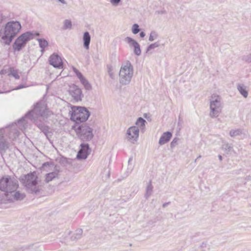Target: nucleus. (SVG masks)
Masks as SVG:
<instances>
[{
    "instance_id": "1",
    "label": "nucleus",
    "mask_w": 251,
    "mask_h": 251,
    "mask_svg": "<svg viewBox=\"0 0 251 251\" xmlns=\"http://www.w3.org/2000/svg\"><path fill=\"white\" fill-rule=\"evenodd\" d=\"M18 187V181L14 176L7 175L2 177L0 179V190L4 192V197L0 196V203L24 200L25 195L17 191Z\"/></svg>"
},
{
    "instance_id": "2",
    "label": "nucleus",
    "mask_w": 251,
    "mask_h": 251,
    "mask_svg": "<svg viewBox=\"0 0 251 251\" xmlns=\"http://www.w3.org/2000/svg\"><path fill=\"white\" fill-rule=\"evenodd\" d=\"M51 114V112L47 108V106L44 102H40L37 103L33 110L25 115V118H29L36 122L38 118L41 121V119H47Z\"/></svg>"
},
{
    "instance_id": "3",
    "label": "nucleus",
    "mask_w": 251,
    "mask_h": 251,
    "mask_svg": "<svg viewBox=\"0 0 251 251\" xmlns=\"http://www.w3.org/2000/svg\"><path fill=\"white\" fill-rule=\"evenodd\" d=\"M133 74V67L129 61L123 64L119 72L120 83L123 85L129 84Z\"/></svg>"
},
{
    "instance_id": "4",
    "label": "nucleus",
    "mask_w": 251,
    "mask_h": 251,
    "mask_svg": "<svg viewBox=\"0 0 251 251\" xmlns=\"http://www.w3.org/2000/svg\"><path fill=\"white\" fill-rule=\"evenodd\" d=\"M71 119L76 123L86 121L90 116V112L84 107L74 106L72 108Z\"/></svg>"
},
{
    "instance_id": "5",
    "label": "nucleus",
    "mask_w": 251,
    "mask_h": 251,
    "mask_svg": "<svg viewBox=\"0 0 251 251\" xmlns=\"http://www.w3.org/2000/svg\"><path fill=\"white\" fill-rule=\"evenodd\" d=\"M222 108V99L220 96L212 95L210 99V117L212 118L218 117Z\"/></svg>"
},
{
    "instance_id": "6",
    "label": "nucleus",
    "mask_w": 251,
    "mask_h": 251,
    "mask_svg": "<svg viewBox=\"0 0 251 251\" xmlns=\"http://www.w3.org/2000/svg\"><path fill=\"white\" fill-rule=\"evenodd\" d=\"M37 176L34 172L27 174L23 179V183L28 191L32 193H37L39 191L37 186Z\"/></svg>"
},
{
    "instance_id": "7",
    "label": "nucleus",
    "mask_w": 251,
    "mask_h": 251,
    "mask_svg": "<svg viewBox=\"0 0 251 251\" xmlns=\"http://www.w3.org/2000/svg\"><path fill=\"white\" fill-rule=\"evenodd\" d=\"M78 137L83 141H89L94 136L93 129L86 124H82L75 128Z\"/></svg>"
},
{
    "instance_id": "8",
    "label": "nucleus",
    "mask_w": 251,
    "mask_h": 251,
    "mask_svg": "<svg viewBox=\"0 0 251 251\" xmlns=\"http://www.w3.org/2000/svg\"><path fill=\"white\" fill-rule=\"evenodd\" d=\"M42 169L46 172H49L45 176L44 181L46 183H49L53 179L58 177L59 171L53 164L46 162L43 164Z\"/></svg>"
},
{
    "instance_id": "9",
    "label": "nucleus",
    "mask_w": 251,
    "mask_h": 251,
    "mask_svg": "<svg viewBox=\"0 0 251 251\" xmlns=\"http://www.w3.org/2000/svg\"><path fill=\"white\" fill-rule=\"evenodd\" d=\"M139 135V129L136 126H131L126 130V139L127 141L134 144L137 142Z\"/></svg>"
},
{
    "instance_id": "10",
    "label": "nucleus",
    "mask_w": 251,
    "mask_h": 251,
    "mask_svg": "<svg viewBox=\"0 0 251 251\" xmlns=\"http://www.w3.org/2000/svg\"><path fill=\"white\" fill-rule=\"evenodd\" d=\"M32 37L31 32H24L16 40L14 45V48L20 50L24 46L27 41Z\"/></svg>"
},
{
    "instance_id": "11",
    "label": "nucleus",
    "mask_w": 251,
    "mask_h": 251,
    "mask_svg": "<svg viewBox=\"0 0 251 251\" xmlns=\"http://www.w3.org/2000/svg\"><path fill=\"white\" fill-rule=\"evenodd\" d=\"M69 93L76 101H81L83 97L81 90L76 85H72L70 86Z\"/></svg>"
},
{
    "instance_id": "12",
    "label": "nucleus",
    "mask_w": 251,
    "mask_h": 251,
    "mask_svg": "<svg viewBox=\"0 0 251 251\" xmlns=\"http://www.w3.org/2000/svg\"><path fill=\"white\" fill-rule=\"evenodd\" d=\"M80 149L77 154L78 159H85L91 152V149L89 148L88 144H81Z\"/></svg>"
},
{
    "instance_id": "13",
    "label": "nucleus",
    "mask_w": 251,
    "mask_h": 251,
    "mask_svg": "<svg viewBox=\"0 0 251 251\" xmlns=\"http://www.w3.org/2000/svg\"><path fill=\"white\" fill-rule=\"evenodd\" d=\"M21 29V25L19 22L11 21L5 25L4 31H19Z\"/></svg>"
},
{
    "instance_id": "14",
    "label": "nucleus",
    "mask_w": 251,
    "mask_h": 251,
    "mask_svg": "<svg viewBox=\"0 0 251 251\" xmlns=\"http://www.w3.org/2000/svg\"><path fill=\"white\" fill-rule=\"evenodd\" d=\"M50 64L54 67L61 69L63 68V62L61 57L57 54H53L49 58Z\"/></svg>"
},
{
    "instance_id": "15",
    "label": "nucleus",
    "mask_w": 251,
    "mask_h": 251,
    "mask_svg": "<svg viewBox=\"0 0 251 251\" xmlns=\"http://www.w3.org/2000/svg\"><path fill=\"white\" fill-rule=\"evenodd\" d=\"M3 135V129H0V153L1 155H3L9 148V144L6 139H4Z\"/></svg>"
},
{
    "instance_id": "16",
    "label": "nucleus",
    "mask_w": 251,
    "mask_h": 251,
    "mask_svg": "<svg viewBox=\"0 0 251 251\" xmlns=\"http://www.w3.org/2000/svg\"><path fill=\"white\" fill-rule=\"evenodd\" d=\"M125 41L127 43L130 47L134 48V53L137 56L141 55V51L139 44L134 40L127 37L125 38Z\"/></svg>"
},
{
    "instance_id": "17",
    "label": "nucleus",
    "mask_w": 251,
    "mask_h": 251,
    "mask_svg": "<svg viewBox=\"0 0 251 251\" xmlns=\"http://www.w3.org/2000/svg\"><path fill=\"white\" fill-rule=\"evenodd\" d=\"M13 33V35L12 32H0V41L1 43L6 45L10 44L15 34V32Z\"/></svg>"
},
{
    "instance_id": "18",
    "label": "nucleus",
    "mask_w": 251,
    "mask_h": 251,
    "mask_svg": "<svg viewBox=\"0 0 251 251\" xmlns=\"http://www.w3.org/2000/svg\"><path fill=\"white\" fill-rule=\"evenodd\" d=\"M172 136V133L170 132H164L161 136L159 141V144L160 145H163L165 143H167L170 141Z\"/></svg>"
},
{
    "instance_id": "19",
    "label": "nucleus",
    "mask_w": 251,
    "mask_h": 251,
    "mask_svg": "<svg viewBox=\"0 0 251 251\" xmlns=\"http://www.w3.org/2000/svg\"><path fill=\"white\" fill-rule=\"evenodd\" d=\"M153 186L151 181L148 183L146 188V192L144 197L146 199L148 200L150 197L152 195L153 191Z\"/></svg>"
},
{
    "instance_id": "20",
    "label": "nucleus",
    "mask_w": 251,
    "mask_h": 251,
    "mask_svg": "<svg viewBox=\"0 0 251 251\" xmlns=\"http://www.w3.org/2000/svg\"><path fill=\"white\" fill-rule=\"evenodd\" d=\"M91 40V36L89 32H84L83 36V41L84 48L88 50L89 48V44Z\"/></svg>"
},
{
    "instance_id": "21",
    "label": "nucleus",
    "mask_w": 251,
    "mask_h": 251,
    "mask_svg": "<svg viewBox=\"0 0 251 251\" xmlns=\"http://www.w3.org/2000/svg\"><path fill=\"white\" fill-rule=\"evenodd\" d=\"M83 230L81 228L77 229L73 234L71 236V239L73 241H76L80 239L82 237Z\"/></svg>"
},
{
    "instance_id": "22",
    "label": "nucleus",
    "mask_w": 251,
    "mask_h": 251,
    "mask_svg": "<svg viewBox=\"0 0 251 251\" xmlns=\"http://www.w3.org/2000/svg\"><path fill=\"white\" fill-rule=\"evenodd\" d=\"M146 123V121L143 118L139 117L137 119L135 123V126L138 127L139 129V128L143 129L145 128Z\"/></svg>"
},
{
    "instance_id": "23",
    "label": "nucleus",
    "mask_w": 251,
    "mask_h": 251,
    "mask_svg": "<svg viewBox=\"0 0 251 251\" xmlns=\"http://www.w3.org/2000/svg\"><path fill=\"white\" fill-rule=\"evenodd\" d=\"M237 89L240 93L244 97L247 98L248 96V92L246 90V88L242 84H238Z\"/></svg>"
},
{
    "instance_id": "24",
    "label": "nucleus",
    "mask_w": 251,
    "mask_h": 251,
    "mask_svg": "<svg viewBox=\"0 0 251 251\" xmlns=\"http://www.w3.org/2000/svg\"><path fill=\"white\" fill-rule=\"evenodd\" d=\"M72 24L70 20L66 19L64 20L63 24V28L64 30H71L72 29Z\"/></svg>"
},
{
    "instance_id": "25",
    "label": "nucleus",
    "mask_w": 251,
    "mask_h": 251,
    "mask_svg": "<svg viewBox=\"0 0 251 251\" xmlns=\"http://www.w3.org/2000/svg\"><path fill=\"white\" fill-rule=\"evenodd\" d=\"M10 73L8 74V75L13 76L15 79H18L20 78V76L18 74L17 71L15 70L13 68H10Z\"/></svg>"
},
{
    "instance_id": "26",
    "label": "nucleus",
    "mask_w": 251,
    "mask_h": 251,
    "mask_svg": "<svg viewBox=\"0 0 251 251\" xmlns=\"http://www.w3.org/2000/svg\"><path fill=\"white\" fill-rule=\"evenodd\" d=\"M80 82H81V83L83 84V85L86 90H91L92 89L91 85L85 78L82 79V80H81Z\"/></svg>"
},
{
    "instance_id": "27",
    "label": "nucleus",
    "mask_w": 251,
    "mask_h": 251,
    "mask_svg": "<svg viewBox=\"0 0 251 251\" xmlns=\"http://www.w3.org/2000/svg\"><path fill=\"white\" fill-rule=\"evenodd\" d=\"M38 41L40 46L42 49L47 47L48 45L47 41L44 39H39Z\"/></svg>"
},
{
    "instance_id": "28",
    "label": "nucleus",
    "mask_w": 251,
    "mask_h": 251,
    "mask_svg": "<svg viewBox=\"0 0 251 251\" xmlns=\"http://www.w3.org/2000/svg\"><path fill=\"white\" fill-rule=\"evenodd\" d=\"M159 46V44L158 42H155L154 43L151 44L148 47L147 49V52H148L152 49L157 48Z\"/></svg>"
},
{
    "instance_id": "29",
    "label": "nucleus",
    "mask_w": 251,
    "mask_h": 251,
    "mask_svg": "<svg viewBox=\"0 0 251 251\" xmlns=\"http://www.w3.org/2000/svg\"><path fill=\"white\" fill-rule=\"evenodd\" d=\"M158 36V35L156 32H151L149 40L150 41H153L157 39Z\"/></svg>"
},
{
    "instance_id": "30",
    "label": "nucleus",
    "mask_w": 251,
    "mask_h": 251,
    "mask_svg": "<svg viewBox=\"0 0 251 251\" xmlns=\"http://www.w3.org/2000/svg\"><path fill=\"white\" fill-rule=\"evenodd\" d=\"M241 132L239 130H231L229 132V135L231 137H235L240 135Z\"/></svg>"
},
{
    "instance_id": "31",
    "label": "nucleus",
    "mask_w": 251,
    "mask_h": 251,
    "mask_svg": "<svg viewBox=\"0 0 251 251\" xmlns=\"http://www.w3.org/2000/svg\"><path fill=\"white\" fill-rule=\"evenodd\" d=\"M243 59L248 63H251V53L243 57Z\"/></svg>"
},
{
    "instance_id": "32",
    "label": "nucleus",
    "mask_w": 251,
    "mask_h": 251,
    "mask_svg": "<svg viewBox=\"0 0 251 251\" xmlns=\"http://www.w3.org/2000/svg\"><path fill=\"white\" fill-rule=\"evenodd\" d=\"M13 136H11L10 135L9 138L11 139L12 140H14L19 136V132L17 130L14 129V130H13Z\"/></svg>"
},
{
    "instance_id": "33",
    "label": "nucleus",
    "mask_w": 251,
    "mask_h": 251,
    "mask_svg": "<svg viewBox=\"0 0 251 251\" xmlns=\"http://www.w3.org/2000/svg\"><path fill=\"white\" fill-rule=\"evenodd\" d=\"M113 6H118L121 0H109Z\"/></svg>"
},
{
    "instance_id": "34",
    "label": "nucleus",
    "mask_w": 251,
    "mask_h": 251,
    "mask_svg": "<svg viewBox=\"0 0 251 251\" xmlns=\"http://www.w3.org/2000/svg\"><path fill=\"white\" fill-rule=\"evenodd\" d=\"M132 31H140L138 25L135 24L132 25Z\"/></svg>"
},
{
    "instance_id": "35",
    "label": "nucleus",
    "mask_w": 251,
    "mask_h": 251,
    "mask_svg": "<svg viewBox=\"0 0 251 251\" xmlns=\"http://www.w3.org/2000/svg\"><path fill=\"white\" fill-rule=\"evenodd\" d=\"M225 149L226 151H227L228 152H230L232 151V147L230 145L227 144L225 145Z\"/></svg>"
},
{
    "instance_id": "36",
    "label": "nucleus",
    "mask_w": 251,
    "mask_h": 251,
    "mask_svg": "<svg viewBox=\"0 0 251 251\" xmlns=\"http://www.w3.org/2000/svg\"><path fill=\"white\" fill-rule=\"evenodd\" d=\"M178 140V139L177 138H175L173 139L171 143V146L172 148L175 147L176 145Z\"/></svg>"
},
{
    "instance_id": "37",
    "label": "nucleus",
    "mask_w": 251,
    "mask_h": 251,
    "mask_svg": "<svg viewBox=\"0 0 251 251\" xmlns=\"http://www.w3.org/2000/svg\"><path fill=\"white\" fill-rule=\"evenodd\" d=\"M76 75L79 78L80 81L85 78L80 72H77Z\"/></svg>"
},
{
    "instance_id": "38",
    "label": "nucleus",
    "mask_w": 251,
    "mask_h": 251,
    "mask_svg": "<svg viewBox=\"0 0 251 251\" xmlns=\"http://www.w3.org/2000/svg\"><path fill=\"white\" fill-rule=\"evenodd\" d=\"M25 121V118H23V119L20 120L19 121H18V124H20L21 123H23L24 122V121Z\"/></svg>"
},
{
    "instance_id": "39",
    "label": "nucleus",
    "mask_w": 251,
    "mask_h": 251,
    "mask_svg": "<svg viewBox=\"0 0 251 251\" xmlns=\"http://www.w3.org/2000/svg\"><path fill=\"white\" fill-rule=\"evenodd\" d=\"M145 36V32H140V37L143 38Z\"/></svg>"
},
{
    "instance_id": "40",
    "label": "nucleus",
    "mask_w": 251,
    "mask_h": 251,
    "mask_svg": "<svg viewBox=\"0 0 251 251\" xmlns=\"http://www.w3.org/2000/svg\"><path fill=\"white\" fill-rule=\"evenodd\" d=\"M24 87V86L23 85H20L18 87L15 88V90H17V89H21V88H23Z\"/></svg>"
},
{
    "instance_id": "41",
    "label": "nucleus",
    "mask_w": 251,
    "mask_h": 251,
    "mask_svg": "<svg viewBox=\"0 0 251 251\" xmlns=\"http://www.w3.org/2000/svg\"><path fill=\"white\" fill-rule=\"evenodd\" d=\"M218 158L220 161L222 160V156L221 155H218Z\"/></svg>"
},
{
    "instance_id": "42",
    "label": "nucleus",
    "mask_w": 251,
    "mask_h": 251,
    "mask_svg": "<svg viewBox=\"0 0 251 251\" xmlns=\"http://www.w3.org/2000/svg\"><path fill=\"white\" fill-rule=\"evenodd\" d=\"M109 75L111 78H113V75L112 73L109 72Z\"/></svg>"
},
{
    "instance_id": "43",
    "label": "nucleus",
    "mask_w": 251,
    "mask_h": 251,
    "mask_svg": "<svg viewBox=\"0 0 251 251\" xmlns=\"http://www.w3.org/2000/svg\"><path fill=\"white\" fill-rule=\"evenodd\" d=\"M168 204V203H164V204L162 205V206H163V207H165L167 206V205Z\"/></svg>"
},
{
    "instance_id": "44",
    "label": "nucleus",
    "mask_w": 251,
    "mask_h": 251,
    "mask_svg": "<svg viewBox=\"0 0 251 251\" xmlns=\"http://www.w3.org/2000/svg\"><path fill=\"white\" fill-rule=\"evenodd\" d=\"M74 71L76 75H77V72H79L76 69H74Z\"/></svg>"
},
{
    "instance_id": "45",
    "label": "nucleus",
    "mask_w": 251,
    "mask_h": 251,
    "mask_svg": "<svg viewBox=\"0 0 251 251\" xmlns=\"http://www.w3.org/2000/svg\"><path fill=\"white\" fill-rule=\"evenodd\" d=\"M74 71L76 75H77V72H79L76 69H74Z\"/></svg>"
},
{
    "instance_id": "46",
    "label": "nucleus",
    "mask_w": 251,
    "mask_h": 251,
    "mask_svg": "<svg viewBox=\"0 0 251 251\" xmlns=\"http://www.w3.org/2000/svg\"><path fill=\"white\" fill-rule=\"evenodd\" d=\"M3 73H4V71H1L0 72V74H3Z\"/></svg>"
},
{
    "instance_id": "47",
    "label": "nucleus",
    "mask_w": 251,
    "mask_h": 251,
    "mask_svg": "<svg viewBox=\"0 0 251 251\" xmlns=\"http://www.w3.org/2000/svg\"><path fill=\"white\" fill-rule=\"evenodd\" d=\"M132 160V158H130L128 160V163L130 162V161H131Z\"/></svg>"
},
{
    "instance_id": "48",
    "label": "nucleus",
    "mask_w": 251,
    "mask_h": 251,
    "mask_svg": "<svg viewBox=\"0 0 251 251\" xmlns=\"http://www.w3.org/2000/svg\"><path fill=\"white\" fill-rule=\"evenodd\" d=\"M201 155H200L197 157V159L200 158H201Z\"/></svg>"
},
{
    "instance_id": "49",
    "label": "nucleus",
    "mask_w": 251,
    "mask_h": 251,
    "mask_svg": "<svg viewBox=\"0 0 251 251\" xmlns=\"http://www.w3.org/2000/svg\"><path fill=\"white\" fill-rule=\"evenodd\" d=\"M109 175H110V172L108 171V177L109 176Z\"/></svg>"
},
{
    "instance_id": "50",
    "label": "nucleus",
    "mask_w": 251,
    "mask_h": 251,
    "mask_svg": "<svg viewBox=\"0 0 251 251\" xmlns=\"http://www.w3.org/2000/svg\"><path fill=\"white\" fill-rule=\"evenodd\" d=\"M133 33H135V34H136V33H137L138 32H133Z\"/></svg>"
},
{
    "instance_id": "51",
    "label": "nucleus",
    "mask_w": 251,
    "mask_h": 251,
    "mask_svg": "<svg viewBox=\"0 0 251 251\" xmlns=\"http://www.w3.org/2000/svg\"><path fill=\"white\" fill-rule=\"evenodd\" d=\"M38 126H39L40 128H41V127H40V125H38Z\"/></svg>"
},
{
    "instance_id": "52",
    "label": "nucleus",
    "mask_w": 251,
    "mask_h": 251,
    "mask_svg": "<svg viewBox=\"0 0 251 251\" xmlns=\"http://www.w3.org/2000/svg\"><path fill=\"white\" fill-rule=\"evenodd\" d=\"M3 93L2 92L0 91V94Z\"/></svg>"
}]
</instances>
